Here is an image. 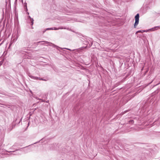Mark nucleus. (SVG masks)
<instances>
[{"instance_id":"nucleus-9","label":"nucleus","mask_w":160,"mask_h":160,"mask_svg":"<svg viewBox=\"0 0 160 160\" xmlns=\"http://www.w3.org/2000/svg\"><path fill=\"white\" fill-rule=\"evenodd\" d=\"M59 29H67V28L65 27H60L58 28Z\"/></svg>"},{"instance_id":"nucleus-25","label":"nucleus","mask_w":160,"mask_h":160,"mask_svg":"<svg viewBox=\"0 0 160 160\" xmlns=\"http://www.w3.org/2000/svg\"><path fill=\"white\" fill-rule=\"evenodd\" d=\"M62 49H63V48H61Z\"/></svg>"},{"instance_id":"nucleus-24","label":"nucleus","mask_w":160,"mask_h":160,"mask_svg":"<svg viewBox=\"0 0 160 160\" xmlns=\"http://www.w3.org/2000/svg\"><path fill=\"white\" fill-rule=\"evenodd\" d=\"M29 18H31V17H30V16H29Z\"/></svg>"},{"instance_id":"nucleus-7","label":"nucleus","mask_w":160,"mask_h":160,"mask_svg":"<svg viewBox=\"0 0 160 160\" xmlns=\"http://www.w3.org/2000/svg\"><path fill=\"white\" fill-rule=\"evenodd\" d=\"M38 80H43V81H47V80L46 79H43L42 78H39V77H38Z\"/></svg>"},{"instance_id":"nucleus-3","label":"nucleus","mask_w":160,"mask_h":160,"mask_svg":"<svg viewBox=\"0 0 160 160\" xmlns=\"http://www.w3.org/2000/svg\"><path fill=\"white\" fill-rule=\"evenodd\" d=\"M18 37L16 36V37H15V36L14 37H13L12 38L11 40V43H13L14 42H15L17 39H18Z\"/></svg>"},{"instance_id":"nucleus-21","label":"nucleus","mask_w":160,"mask_h":160,"mask_svg":"<svg viewBox=\"0 0 160 160\" xmlns=\"http://www.w3.org/2000/svg\"><path fill=\"white\" fill-rule=\"evenodd\" d=\"M17 0H15V3L17 2Z\"/></svg>"},{"instance_id":"nucleus-14","label":"nucleus","mask_w":160,"mask_h":160,"mask_svg":"<svg viewBox=\"0 0 160 160\" xmlns=\"http://www.w3.org/2000/svg\"><path fill=\"white\" fill-rule=\"evenodd\" d=\"M129 122L130 123L132 124L134 122V121L133 120H130L129 121Z\"/></svg>"},{"instance_id":"nucleus-19","label":"nucleus","mask_w":160,"mask_h":160,"mask_svg":"<svg viewBox=\"0 0 160 160\" xmlns=\"http://www.w3.org/2000/svg\"><path fill=\"white\" fill-rule=\"evenodd\" d=\"M63 49H67L68 50H71L70 49L67 48H63Z\"/></svg>"},{"instance_id":"nucleus-6","label":"nucleus","mask_w":160,"mask_h":160,"mask_svg":"<svg viewBox=\"0 0 160 160\" xmlns=\"http://www.w3.org/2000/svg\"><path fill=\"white\" fill-rule=\"evenodd\" d=\"M49 45L50 46H52L53 47H54V48H57V49H58V48H59L58 47V46L54 44H53L52 43H51V44H49Z\"/></svg>"},{"instance_id":"nucleus-27","label":"nucleus","mask_w":160,"mask_h":160,"mask_svg":"<svg viewBox=\"0 0 160 160\" xmlns=\"http://www.w3.org/2000/svg\"><path fill=\"white\" fill-rule=\"evenodd\" d=\"M1 66V65H0V66Z\"/></svg>"},{"instance_id":"nucleus-15","label":"nucleus","mask_w":160,"mask_h":160,"mask_svg":"<svg viewBox=\"0 0 160 160\" xmlns=\"http://www.w3.org/2000/svg\"><path fill=\"white\" fill-rule=\"evenodd\" d=\"M158 28H160V26H156L154 28H156V29H157Z\"/></svg>"},{"instance_id":"nucleus-12","label":"nucleus","mask_w":160,"mask_h":160,"mask_svg":"<svg viewBox=\"0 0 160 160\" xmlns=\"http://www.w3.org/2000/svg\"><path fill=\"white\" fill-rule=\"evenodd\" d=\"M24 8H25V11L26 12H27L28 11V8H27V6H26V5L25 6Z\"/></svg>"},{"instance_id":"nucleus-5","label":"nucleus","mask_w":160,"mask_h":160,"mask_svg":"<svg viewBox=\"0 0 160 160\" xmlns=\"http://www.w3.org/2000/svg\"><path fill=\"white\" fill-rule=\"evenodd\" d=\"M148 30H139L136 32V34H137V33L139 32H142L143 33L144 32H147L148 31Z\"/></svg>"},{"instance_id":"nucleus-23","label":"nucleus","mask_w":160,"mask_h":160,"mask_svg":"<svg viewBox=\"0 0 160 160\" xmlns=\"http://www.w3.org/2000/svg\"><path fill=\"white\" fill-rule=\"evenodd\" d=\"M27 14H29V12H27Z\"/></svg>"},{"instance_id":"nucleus-16","label":"nucleus","mask_w":160,"mask_h":160,"mask_svg":"<svg viewBox=\"0 0 160 160\" xmlns=\"http://www.w3.org/2000/svg\"><path fill=\"white\" fill-rule=\"evenodd\" d=\"M58 29H59V28H53V30H58Z\"/></svg>"},{"instance_id":"nucleus-17","label":"nucleus","mask_w":160,"mask_h":160,"mask_svg":"<svg viewBox=\"0 0 160 160\" xmlns=\"http://www.w3.org/2000/svg\"><path fill=\"white\" fill-rule=\"evenodd\" d=\"M2 64V62L1 61L0 62V65H1V66Z\"/></svg>"},{"instance_id":"nucleus-10","label":"nucleus","mask_w":160,"mask_h":160,"mask_svg":"<svg viewBox=\"0 0 160 160\" xmlns=\"http://www.w3.org/2000/svg\"><path fill=\"white\" fill-rule=\"evenodd\" d=\"M45 42L47 44H51V42H48V41H43V42Z\"/></svg>"},{"instance_id":"nucleus-22","label":"nucleus","mask_w":160,"mask_h":160,"mask_svg":"<svg viewBox=\"0 0 160 160\" xmlns=\"http://www.w3.org/2000/svg\"><path fill=\"white\" fill-rule=\"evenodd\" d=\"M144 68V67H143L142 68V69L141 70L142 71L143 70V69Z\"/></svg>"},{"instance_id":"nucleus-20","label":"nucleus","mask_w":160,"mask_h":160,"mask_svg":"<svg viewBox=\"0 0 160 160\" xmlns=\"http://www.w3.org/2000/svg\"><path fill=\"white\" fill-rule=\"evenodd\" d=\"M41 45H44V43H42V42H41Z\"/></svg>"},{"instance_id":"nucleus-18","label":"nucleus","mask_w":160,"mask_h":160,"mask_svg":"<svg viewBox=\"0 0 160 160\" xmlns=\"http://www.w3.org/2000/svg\"><path fill=\"white\" fill-rule=\"evenodd\" d=\"M27 5V3H26V2H25L24 3V8H25V6L26 5Z\"/></svg>"},{"instance_id":"nucleus-4","label":"nucleus","mask_w":160,"mask_h":160,"mask_svg":"<svg viewBox=\"0 0 160 160\" xmlns=\"http://www.w3.org/2000/svg\"><path fill=\"white\" fill-rule=\"evenodd\" d=\"M28 75L29 77H30L32 79H33L34 80H38V77L34 76L30 74H29Z\"/></svg>"},{"instance_id":"nucleus-11","label":"nucleus","mask_w":160,"mask_h":160,"mask_svg":"<svg viewBox=\"0 0 160 160\" xmlns=\"http://www.w3.org/2000/svg\"><path fill=\"white\" fill-rule=\"evenodd\" d=\"M31 25H32L33 24V19L32 18V19H31Z\"/></svg>"},{"instance_id":"nucleus-8","label":"nucleus","mask_w":160,"mask_h":160,"mask_svg":"<svg viewBox=\"0 0 160 160\" xmlns=\"http://www.w3.org/2000/svg\"><path fill=\"white\" fill-rule=\"evenodd\" d=\"M43 42V41H41L38 42H35L34 44H35L36 45H38V43H41V42Z\"/></svg>"},{"instance_id":"nucleus-26","label":"nucleus","mask_w":160,"mask_h":160,"mask_svg":"<svg viewBox=\"0 0 160 160\" xmlns=\"http://www.w3.org/2000/svg\"><path fill=\"white\" fill-rule=\"evenodd\" d=\"M125 112H127V111H125Z\"/></svg>"},{"instance_id":"nucleus-2","label":"nucleus","mask_w":160,"mask_h":160,"mask_svg":"<svg viewBox=\"0 0 160 160\" xmlns=\"http://www.w3.org/2000/svg\"><path fill=\"white\" fill-rule=\"evenodd\" d=\"M18 151H20V150L19 149H18L16 150V151H10L9 152H13V153H11L10 154V155L11 156L12 155H19L20 154H21V153L19 152H17Z\"/></svg>"},{"instance_id":"nucleus-1","label":"nucleus","mask_w":160,"mask_h":160,"mask_svg":"<svg viewBox=\"0 0 160 160\" xmlns=\"http://www.w3.org/2000/svg\"><path fill=\"white\" fill-rule=\"evenodd\" d=\"M139 14L138 13L135 16V22L134 24V28H136V26L139 23Z\"/></svg>"},{"instance_id":"nucleus-13","label":"nucleus","mask_w":160,"mask_h":160,"mask_svg":"<svg viewBox=\"0 0 160 160\" xmlns=\"http://www.w3.org/2000/svg\"><path fill=\"white\" fill-rule=\"evenodd\" d=\"M46 30H53V28H48L46 29Z\"/></svg>"}]
</instances>
